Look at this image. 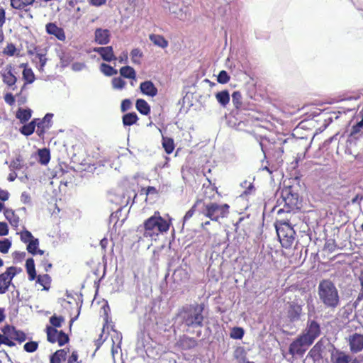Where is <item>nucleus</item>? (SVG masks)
<instances>
[{
    "instance_id": "obj_1",
    "label": "nucleus",
    "mask_w": 363,
    "mask_h": 363,
    "mask_svg": "<svg viewBox=\"0 0 363 363\" xmlns=\"http://www.w3.org/2000/svg\"><path fill=\"white\" fill-rule=\"evenodd\" d=\"M318 295L320 302L327 308L335 310L340 306L338 289L330 279H323L319 282Z\"/></svg>"
},
{
    "instance_id": "obj_2",
    "label": "nucleus",
    "mask_w": 363,
    "mask_h": 363,
    "mask_svg": "<svg viewBox=\"0 0 363 363\" xmlns=\"http://www.w3.org/2000/svg\"><path fill=\"white\" fill-rule=\"evenodd\" d=\"M169 226V220L161 217L159 212H155L153 216L144 222L143 227L138 228V230L143 231L144 237L156 240L160 234L167 232Z\"/></svg>"
},
{
    "instance_id": "obj_3",
    "label": "nucleus",
    "mask_w": 363,
    "mask_h": 363,
    "mask_svg": "<svg viewBox=\"0 0 363 363\" xmlns=\"http://www.w3.org/2000/svg\"><path fill=\"white\" fill-rule=\"evenodd\" d=\"M203 309V304L196 303L186 306L179 311L178 316L182 323L188 328H202L204 321Z\"/></svg>"
},
{
    "instance_id": "obj_4",
    "label": "nucleus",
    "mask_w": 363,
    "mask_h": 363,
    "mask_svg": "<svg viewBox=\"0 0 363 363\" xmlns=\"http://www.w3.org/2000/svg\"><path fill=\"white\" fill-rule=\"evenodd\" d=\"M228 204H218L216 202L203 203L199 208V213L210 218L213 221H218L220 218L226 217L229 213Z\"/></svg>"
},
{
    "instance_id": "obj_5",
    "label": "nucleus",
    "mask_w": 363,
    "mask_h": 363,
    "mask_svg": "<svg viewBox=\"0 0 363 363\" xmlns=\"http://www.w3.org/2000/svg\"><path fill=\"white\" fill-rule=\"evenodd\" d=\"M279 205H284L282 208L278 210V214L282 212L289 213L297 208L298 196L296 194H292L290 189H284L281 191V198L278 199Z\"/></svg>"
},
{
    "instance_id": "obj_6",
    "label": "nucleus",
    "mask_w": 363,
    "mask_h": 363,
    "mask_svg": "<svg viewBox=\"0 0 363 363\" xmlns=\"http://www.w3.org/2000/svg\"><path fill=\"white\" fill-rule=\"evenodd\" d=\"M304 302L300 298H295L287 303V317L291 322H297L303 315V306Z\"/></svg>"
},
{
    "instance_id": "obj_7",
    "label": "nucleus",
    "mask_w": 363,
    "mask_h": 363,
    "mask_svg": "<svg viewBox=\"0 0 363 363\" xmlns=\"http://www.w3.org/2000/svg\"><path fill=\"white\" fill-rule=\"evenodd\" d=\"M311 344L300 335L289 345V352L292 356L302 357Z\"/></svg>"
},
{
    "instance_id": "obj_8",
    "label": "nucleus",
    "mask_w": 363,
    "mask_h": 363,
    "mask_svg": "<svg viewBox=\"0 0 363 363\" xmlns=\"http://www.w3.org/2000/svg\"><path fill=\"white\" fill-rule=\"evenodd\" d=\"M21 271L15 267H8L5 272L0 274V294H5L9 289L13 278Z\"/></svg>"
},
{
    "instance_id": "obj_9",
    "label": "nucleus",
    "mask_w": 363,
    "mask_h": 363,
    "mask_svg": "<svg viewBox=\"0 0 363 363\" xmlns=\"http://www.w3.org/2000/svg\"><path fill=\"white\" fill-rule=\"evenodd\" d=\"M0 74L3 82L11 91H15L17 89L16 85L18 79L13 74V67L11 65H7L1 71Z\"/></svg>"
},
{
    "instance_id": "obj_10",
    "label": "nucleus",
    "mask_w": 363,
    "mask_h": 363,
    "mask_svg": "<svg viewBox=\"0 0 363 363\" xmlns=\"http://www.w3.org/2000/svg\"><path fill=\"white\" fill-rule=\"evenodd\" d=\"M301 335L312 345L320 335V324L313 320H308L306 327Z\"/></svg>"
},
{
    "instance_id": "obj_11",
    "label": "nucleus",
    "mask_w": 363,
    "mask_h": 363,
    "mask_svg": "<svg viewBox=\"0 0 363 363\" xmlns=\"http://www.w3.org/2000/svg\"><path fill=\"white\" fill-rule=\"evenodd\" d=\"M352 353H358L363 350V334L351 333L345 338Z\"/></svg>"
},
{
    "instance_id": "obj_12",
    "label": "nucleus",
    "mask_w": 363,
    "mask_h": 363,
    "mask_svg": "<svg viewBox=\"0 0 363 363\" xmlns=\"http://www.w3.org/2000/svg\"><path fill=\"white\" fill-rule=\"evenodd\" d=\"M332 363H361L362 361L343 351L334 348L330 353Z\"/></svg>"
},
{
    "instance_id": "obj_13",
    "label": "nucleus",
    "mask_w": 363,
    "mask_h": 363,
    "mask_svg": "<svg viewBox=\"0 0 363 363\" xmlns=\"http://www.w3.org/2000/svg\"><path fill=\"white\" fill-rule=\"evenodd\" d=\"M163 6L165 9H168L170 13L174 14V16L179 20L186 21L191 16V13L187 8L185 9L182 8H178L177 4H169V3H167V4L164 5Z\"/></svg>"
},
{
    "instance_id": "obj_14",
    "label": "nucleus",
    "mask_w": 363,
    "mask_h": 363,
    "mask_svg": "<svg viewBox=\"0 0 363 363\" xmlns=\"http://www.w3.org/2000/svg\"><path fill=\"white\" fill-rule=\"evenodd\" d=\"M93 51L99 53L101 58L106 62H111L117 59L114 55L113 50L111 46L94 48Z\"/></svg>"
},
{
    "instance_id": "obj_15",
    "label": "nucleus",
    "mask_w": 363,
    "mask_h": 363,
    "mask_svg": "<svg viewBox=\"0 0 363 363\" xmlns=\"http://www.w3.org/2000/svg\"><path fill=\"white\" fill-rule=\"evenodd\" d=\"M111 33L108 29L96 28L95 41L99 45H106L110 41Z\"/></svg>"
},
{
    "instance_id": "obj_16",
    "label": "nucleus",
    "mask_w": 363,
    "mask_h": 363,
    "mask_svg": "<svg viewBox=\"0 0 363 363\" xmlns=\"http://www.w3.org/2000/svg\"><path fill=\"white\" fill-rule=\"evenodd\" d=\"M46 31L55 35L58 40L64 41L66 38L64 30L57 27L55 23H49L46 25Z\"/></svg>"
},
{
    "instance_id": "obj_17",
    "label": "nucleus",
    "mask_w": 363,
    "mask_h": 363,
    "mask_svg": "<svg viewBox=\"0 0 363 363\" xmlns=\"http://www.w3.org/2000/svg\"><path fill=\"white\" fill-rule=\"evenodd\" d=\"M31 61L35 65L36 68L39 72H43L44 71V67L45 66L48 59L45 57V53L43 52H36V54L31 58Z\"/></svg>"
},
{
    "instance_id": "obj_18",
    "label": "nucleus",
    "mask_w": 363,
    "mask_h": 363,
    "mask_svg": "<svg viewBox=\"0 0 363 363\" xmlns=\"http://www.w3.org/2000/svg\"><path fill=\"white\" fill-rule=\"evenodd\" d=\"M140 88L143 94L152 97L156 96L157 94V89L151 81L142 82Z\"/></svg>"
},
{
    "instance_id": "obj_19",
    "label": "nucleus",
    "mask_w": 363,
    "mask_h": 363,
    "mask_svg": "<svg viewBox=\"0 0 363 363\" xmlns=\"http://www.w3.org/2000/svg\"><path fill=\"white\" fill-rule=\"evenodd\" d=\"M52 116L53 115L52 113H47L43 121L38 123L37 132L39 135L44 132V129H48L50 128Z\"/></svg>"
},
{
    "instance_id": "obj_20",
    "label": "nucleus",
    "mask_w": 363,
    "mask_h": 363,
    "mask_svg": "<svg viewBox=\"0 0 363 363\" xmlns=\"http://www.w3.org/2000/svg\"><path fill=\"white\" fill-rule=\"evenodd\" d=\"M179 345L184 350H189L197 345V341L194 337L184 336L179 340Z\"/></svg>"
},
{
    "instance_id": "obj_21",
    "label": "nucleus",
    "mask_w": 363,
    "mask_h": 363,
    "mask_svg": "<svg viewBox=\"0 0 363 363\" xmlns=\"http://www.w3.org/2000/svg\"><path fill=\"white\" fill-rule=\"evenodd\" d=\"M4 213L6 218L9 221L12 226L16 228L18 226L19 217L16 215L15 212L12 209H6Z\"/></svg>"
},
{
    "instance_id": "obj_22",
    "label": "nucleus",
    "mask_w": 363,
    "mask_h": 363,
    "mask_svg": "<svg viewBox=\"0 0 363 363\" xmlns=\"http://www.w3.org/2000/svg\"><path fill=\"white\" fill-rule=\"evenodd\" d=\"M26 268L28 274V278L30 281L36 278V272L35 268V263L33 258H28L26 260Z\"/></svg>"
},
{
    "instance_id": "obj_23",
    "label": "nucleus",
    "mask_w": 363,
    "mask_h": 363,
    "mask_svg": "<svg viewBox=\"0 0 363 363\" xmlns=\"http://www.w3.org/2000/svg\"><path fill=\"white\" fill-rule=\"evenodd\" d=\"M150 40L157 46L165 48L168 45V42L164 38L160 35L151 34L150 35Z\"/></svg>"
},
{
    "instance_id": "obj_24",
    "label": "nucleus",
    "mask_w": 363,
    "mask_h": 363,
    "mask_svg": "<svg viewBox=\"0 0 363 363\" xmlns=\"http://www.w3.org/2000/svg\"><path fill=\"white\" fill-rule=\"evenodd\" d=\"M135 105L137 110L143 115H147L150 112V107L144 99H138Z\"/></svg>"
},
{
    "instance_id": "obj_25",
    "label": "nucleus",
    "mask_w": 363,
    "mask_h": 363,
    "mask_svg": "<svg viewBox=\"0 0 363 363\" xmlns=\"http://www.w3.org/2000/svg\"><path fill=\"white\" fill-rule=\"evenodd\" d=\"M120 74L122 77L135 80L136 73L135 69L130 66H125L120 69Z\"/></svg>"
},
{
    "instance_id": "obj_26",
    "label": "nucleus",
    "mask_w": 363,
    "mask_h": 363,
    "mask_svg": "<svg viewBox=\"0 0 363 363\" xmlns=\"http://www.w3.org/2000/svg\"><path fill=\"white\" fill-rule=\"evenodd\" d=\"M216 98L218 103L225 107L230 101V94L227 90L218 92L216 94Z\"/></svg>"
},
{
    "instance_id": "obj_27",
    "label": "nucleus",
    "mask_w": 363,
    "mask_h": 363,
    "mask_svg": "<svg viewBox=\"0 0 363 363\" xmlns=\"http://www.w3.org/2000/svg\"><path fill=\"white\" fill-rule=\"evenodd\" d=\"M35 0H11V5L16 9H24L27 6L31 5Z\"/></svg>"
},
{
    "instance_id": "obj_28",
    "label": "nucleus",
    "mask_w": 363,
    "mask_h": 363,
    "mask_svg": "<svg viewBox=\"0 0 363 363\" xmlns=\"http://www.w3.org/2000/svg\"><path fill=\"white\" fill-rule=\"evenodd\" d=\"M67 352L65 350H59L56 351L50 357V363H61L62 360H65Z\"/></svg>"
},
{
    "instance_id": "obj_29",
    "label": "nucleus",
    "mask_w": 363,
    "mask_h": 363,
    "mask_svg": "<svg viewBox=\"0 0 363 363\" xmlns=\"http://www.w3.org/2000/svg\"><path fill=\"white\" fill-rule=\"evenodd\" d=\"M138 118L135 113H128L123 116V123L125 126H130L135 124Z\"/></svg>"
},
{
    "instance_id": "obj_30",
    "label": "nucleus",
    "mask_w": 363,
    "mask_h": 363,
    "mask_svg": "<svg viewBox=\"0 0 363 363\" xmlns=\"http://www.w3.org/2000/svg\"><path fill=\"white\" fill-rule=\"evenodd\" d=\"M39 162L43 165H46L50 160L49 150L44 148L38 150Z\"/></svg>"
},
{
    "instance_id": "obj_31",
    "label": "nucleus",
    "mask_w": 363,
    "mask_h": 363,
    "mask_svg": "<svg viewBox=\"0 0 363 363\" xmlns=\"http://www.w3.org/2000/svg\"><path fill=\"white\" fill-rule=\"evenodd\" d=\"M202 201L198 200L194 203V205L191 207V209H189L185 214L184 217V223H186L188 220H189L193 215L194 214L195 211L197 210L199 212V208L201 207Z\"/></svg>"
},
{
    "instance_id": "obj_32",
    "label": "nucleus",
    "mask_w": 363,
    "mask_h": 363,
    "mask_svg": "<svg viewBox=\"0 0 363 363\" xmlns=\"http://www.w3.org/2000/svg\"><path fill=\"white\" fill-rule=\"evenodd\" d=\"M31 110L30 109H22L19 108L16 113V117L22 122L28 121L31 117Z\"/></svg>"
},
{
    "instance_id": "obj_33",
    "label": "nucleus",
    "mask_w": 363,
    "mask_h": 363,
    "mask_svg": "<svg viewBox=\"0 0 363 363\" xmlns=\"http://www.w3.org/2000/svg\"><path fill=\"white\" fill-rule=\"evenodd\" d=\"M23 79L29 84L34 82L35 77L32 69L30 67H25L22 72Z\"/></svg>"
},
{
    "instance_id": "obj_34",
    "label": "nucleus",
    "mask_w": 363,
    "mask_h": 363,
    "mask_svg": "<svg viewBox=\"0 0 363 363\" xmlns=\"http://www.w3.org/2000/svg\"><path fill=\"white\" fill-rule=\"evenodd\" d=\"M46 330L48 340L52 343L56 342L60 332L52 326H48Z\"/></svg>"
},
{
    "instance_id": "obj_35",
    "label": "nucleus",
    "mask_w": 363,
    "mask_h": 363,
    "mask_svg": "<svg viewBox=\"0 0 363 363\" xmlns=\"http://www.w3.org/2000/svg\"><path fill=\"white\" fill-rule=\"evenodd\" d=\"M162 146L167 154H170L174 149V141L169 138H162Z\"/></svg>"
},
{
    "instance_id": "obj_36",
    "label": "nucleus",
    "mask_w": 363,
    "mask_h": 363,
    "mask_svg": "<svg viewBox=\"0 0 363 363\" xmlns=\"http://www.w3.org/2000/svg\"><path fill=\"white\" fill-rule=\"evenodd\" d=\"M100 71L106 76H113L118 73V71L111 66L102 63L100 66Z\"/></svg>"
},
{
    "instance_id": "obj_37",
    "label": "nucleus",
    "mask_w": 363,
    "mask_h": 363,
    "mask_svg": "<svg viewBox=\"0 0 363 363\" xmlns=\"http://www.w3.org/2000/svg\"><path fill=\"white\" fill-rule=\"evenodd\" d=\"M50 281L51 279L48 274L39 275L37 277V282L42 285L45 290H48Z\"/></svg>"
},
{
    "instance_id": "obj_38",
    "label": "nucleus",
    "mask_w": 363,
    "mask_h": 363,
    "mask_svg": "<svg viewBox=\"0 0 363 363\" xmlns=\"http://www.w3.org/2000/svg\"><path fill=\"white\" fill-rule=\"evenodd\" d=\"M116 340L118 341L117 345H115V342L113 340H112L113 344H112V348H111V354L113 357V359L115 362V356L116 354H119L121 352V337L119 336L118 334L116 335Z\"/></svg>"
},
{
    "instance_id": "obj_39",
    "label": "nucleus",
    "mask_w": 363,
    "mask_h": 363,
    "mask_svg": "<svg viewBox=\"0 0 363 363\" xmlns=\"http://www.w3.org/2000/svg\"><path fill=\"white\" fill-rule=\"evenodd\" d=\"M358 279H359L361 288H360V291L359 293L357 298L353 303V306L354 308H357V306L359 304L360 301L363 299V272H361Z\"/></svg>"
},
{
    "instance_id": "obj_40",
    "label": "nucleus",
    "mask_w": 363,
    "mask_h": 363,
    "mask_svg": "<svg viewBox=\"0 0 363 363\" xmlns=\"http://www.w3.org/2000/svg\"><path fill=\"white\" fill-rule=\"evenodd\" d=\"M35 121L24 125L21 130L22 134L25 135H30L35 131Z\"/></svg>"
},
{
    "instance_id": "obj_41",
    "label": "nucleus",
    "mask_w": 363,
    "mask_h": 363,
    "mask_svg": "<svg viewBox=\"0 0 363 363\" xmlns=\"http://www.w3.org/2000/svg\"><path fill=\"white\" fill-rule=\"evenodd\" d=\"M244 330L240 327H235L232 329L230 336L235 340H240L243 337Z\"/></svg>"
},
{
    "instance_id": "obj_42",
    "label": "nucleus",
    "mask_w": 363,
    "mask_h": 363,
    "mask_svg": "<svg viewBox=\"0 0 363 363\" xmlns=\"http://www.w3.org/2000/svg\"><path fill=\"white\" fill-rule=\"evenodd\" d=\"M10 338L18 341L19 342H23L26 340V335L23 332L15 328Z\"/></svg>"
},
{
    "instance_id": "obj_43",
    "label": "nucleus",
    "mask_w": 363,
    "mask_h": 363,
    "mask_svg": "<svg viewBox=\"0 0 363 363\" xmlns=\"http://www.w3.org/2000/svg\"><path fill=\"white\" fill-rule=\"evenodd\" d=\"M39 241L38 239L35 238L29 242L27 245V250L29 253L35 255H37V249L38 248Z\"/></svg>"
},
{
    "instance_id": "obj_44",
    "label": "nucleus",
    "mask_w": 363,
    "mask_h": 363,
    "mask_svg": "<svg viewBox=\"0 0 363 363\" xmlns=\"http://www.w3.org/2000/svg\"><path fill=\"white\" fill-rule=\"evenodd\" d=\"M232 102L235 107L238 109L242 105V95L239 91H235L232 94Z\"/></svg>"
},
{
    "instance_id": "obj_45",
    "label": "nucleus",
    "mask_w": 363,
    "mask_h": 363,
    "mask_svg": "<svg viewBox=\"0 0 363 363\" xmlns=\"http://www.w3.org/2000/svg\"><path fill=\"white\" fill-rule=\"evenodd\" d=\"M11 246V242L9 239L0 240V252L6 254L9 252Z\"/></svg>"
},
{
    "instance_id": "obj_46",
    "label": "nucleus",
    "mask_w": 363,
    "mask_h": 363,
    "mask_svg": "<svg viewBox=\"0 0 363 363\" xmlns=\"http://www.w3.org/2000/svg\"><path fill=\"white\" fill-rule=\"evenodd\" d=\"M143 53L138 48L133 49L130 52L132 62L135 64L140 63V58L142 57Z\"/></svg>"
},
{
    "instance_id": "obj_47",
    "label": "nucleus",
    "mask_w": 363,
    "mask_h": 363,
    "mask_svg": "<svg viewBox=\"0 0 363 363\" xmlns=\"http://www.w3.org/2000/svg\"><path fill=\"white\" fill-rule=\"evenodd\" d=\"M125 85V82L121 77H114L112 79V86L115 89H122Z\"/></svg>"
},
{
    "instance_id": "obj_48",
    "label": "nucleus",
    "mask_w": 363,
    "mask_h": 363,
    "mask_svg": "<svg viewBox=\"0 0 363 363\" xmlns=\"http://www.w3.org/2000/svg\"><path fill=\"white\" fill-rule=\"evenodd\" d=\"M234 357L238 361L239 363L245 359V350L239 347L234 352Z\"/></svg>"
},
{
    "instance_id": "obj_49",
    "label": "nucleus",
    "mask_w": 363,
    "mask_h": 363,
    "mask_svg": "<svg viewBox=\"0 0 363 363\" xmlns=\"http://www.w3.org/2000/svg\"><path fill=\"white\" fill-rule=\"evenodd\" d=\"M38 347V344L37 342L30 341V342H26L24 345L23 348L27 352H34L35 351L37 350Z\"/></svg>"
},
{
    "instance_id": "obj_50",
    "label": "nucleus",
    "mask_w": 363,
    "mask_h": 363,
    "mask_svg": "<svg viewBox=\"0 0 363 363\" xmlns=\"http://www.w3.org/2000/svg\"><path fill=\"white\" fill-rule=\"evenodd\" d=\"M35 238L32 235L31 233L28 230H24L21 233V240L25 243H29V242Z\"/></svg>"
},
{
    "instance_id": "obj_51",
    "label": "nucleus",
    "mask_w": 363,
    "mask_h": 363,
    "mask_svg": "<svg viewBox=\"0 0 363 363\" xmlns=\"http://www.w3.org/2000/svg\"><path fill=\"white\" fill-rule=\"evenodd\" d=\"M64 318L61 316L53 315L50 317V322L53 327L59 328L61 326L62 322L64 321Z\"/></svg>"
},
{
    "instance_id": "obj_52",
    "label": "nucleus",
    "mask_w": 363,
    "mask_h": 363,
    "mask_svg": "<svg viewBox=\"0 0 363 363\" xmlns=\"http://www.w3.org/2000/svg\"><path fill=\"white\" fill-rule=\"evenodd\" d=\"M230 80V77L225 70H222L219 72L218 76V82L221 84H225Z\"/></svg>"
},
{
    "instance_id": "obj_53",
    "label": "nucleus",
    "mask_w": 363,
    "mask_h": 363,
    "mask_svg": "<svg viewBox=\"0 0 363 363\" xmlns=\"http://www.w3.org/2000/svg\"><path fill=\"white\" fill-rule=\"evenodd\" d=\"M68 340H69L68 336L62 331H60L59 333L56 342H57L60 346H62L65 343H67L68 342Z\"/></svg>"
},
{
    "instance_id": "obj_54",
    "label": "nucleus",
    "mask_w": 363,
    "mask_h": 363,
    "mask_svg": "<svg viewBox=\"0 0 363 363\" xmlns=\"http://www.w3.org/2000/svg\"><path fill=\"white\" fill-rule=\"evenodd\" d=\"M22 167L21 160L19 157L12 161L9 166L11 169H20Z\"/></svg>"
},
{
    "instance_id": "obj_55",
    "label": "nucleus",
    "mask_w": 363,
    "mask_h": 363,
    "mask_svg": "<svg viewBox=\"0 0 363 363\" xmlns=\"http://www.w3.org/2000/svg\"><path fill=\"white\" fill-rule=\"evenodd\" d=\"M362 128H363V124L359 121L355 125H354L352 128V130H351L350 135L352 136H354L355 135H357L359 133H360L362 131Z\"/></svg>"
},
{
    "instance_id": "obj_56",
    "label": "nucleus",
    "mask_w": 363,
    "mask_h": 363,
    "mask_svg": "<svg viewBox=\"0 0 363 363\" xmlns=\"http://www.w3.org/2000/svg\"><path fill=\"white\" fill-rule=\"evenodd\" d=\"M26 253L25 252L16 251L13 253V259L16 262H21L26 257Z\"/></svg>"
},
{
    "instance_id": "obj_57",
    "label": "nucleus",
    "mask_w": 363,
    "mask_h": 363,
    "mask_svg": "<svg viewBox=\"0 0 363 363\" xmlns=\"http://www.w3.org/2000/svg\"><path fill=\"white\" fill-rule=\"evenodd\" d=\"M21 201L24 204H30L31 202L30 194L26 191L22 192L21 195Z\"/></svg>"
},
{
    "instance_id": "obj_58",
    "label": "nucleus",
    "mask_w": 363,
    "mask_h": 363,
    "mask_svg": "<svg viewBox=\"0 0 363 363\" xmlns=\"http://www.w3.org/2000/svg\"><path fill=\"white\" fill-rule=\"evenodd\" d=\"M16 50V47L13 44H9L4 49V53L9 56H13L15 54Z\"/></svg>"
},
{
    "instance_id": "obj_59",
    "label": "nucleus",
    "mask_w": 363,
    "mask_h": 363,
    "mask_svg": "<svg viewBox=\"0 0 363 363\" xmlns=\"http://www.w3.org/2000/svg\"><path fill=\"white\" fill-rule=\"evenodd\" d=\"M4 101L6 104L11 106L15 102V97L11 93H6L4 95Z\"/></svg>"
},
{
    "instance_id": "obj_60",
    "label": "nucleus",
    "mask_w": 363,
    "mask_h": 363,
    "mask_svg": "<svg viewBox=\"0 0 363 363\" xmlns=\"http://www.w3.org/2000/svg\"><path fill=\"white\" fill-rule=\"evenodd\" d=\"M14 329H15L14 327L7 325L4 326L1 330H2L4 335H6L7 337H11V333L13 332Z\"/></svg>"
},
{
    "instance_id": "obj_61",
    "label": "nucleus",
    "mask_w": 363,
    "mask_h": 363,
    "mask_svg": "<svg viewBox=\"0 0 363 363\" xmlns=\"http://www.w3.org/2000/svg\"><path fill=\"white\" fill-rule=\"evenodd\" d=\"M86 65L83 62H74L72 65V69L75 72L82 71Z\"/></svg>"
},
{
    "instance_id": "obj_62",
    "label": "nucleus",
    "mask_w": 363,
    "mask_h": 363,
    "mask_svg": "<svg viewBox=\"0 0 363 363\" xmlns=\"http://www.w3.org/2000/svg\"><path fill=\"white\" fill-rule=\"evenodd\" d=\"M9 228L8 225L4 222H0V236H4L8 235Z\"/></svg>"
},
{
    "instance_id": "obj_63",
    "label": "nucleus",
    "mask_w": 363,
    "mask_h": 363,
    "mask_svg": "<svg viewBox=\"0 0 363 363\" xmlns=\"http://www.w3.org/2000/svg\"><path fill=\"white\" fill-rule=\"evenodd\" d=\"M130 105H131V103H130V100H128V99L123 100L121 103V111L123 112L127 111L128 109L130 108Z\"/></svg>"
},
{
    "instance_id": "obj_64",
    "label": "nucleus",
    "mask_w": 363,
    "mask_h": 363,
    "mask_svg": "<svg viewBox=\"0 0 363 363\" xmlns=\"http://www.w3.org/2000/svg\"><path fill=\"white\" fill-rule=\"evenodd\" d=\"M9 193L6 191L0 189V200L5 201L9 199Z\"/></svg>"
}]
</instances>
